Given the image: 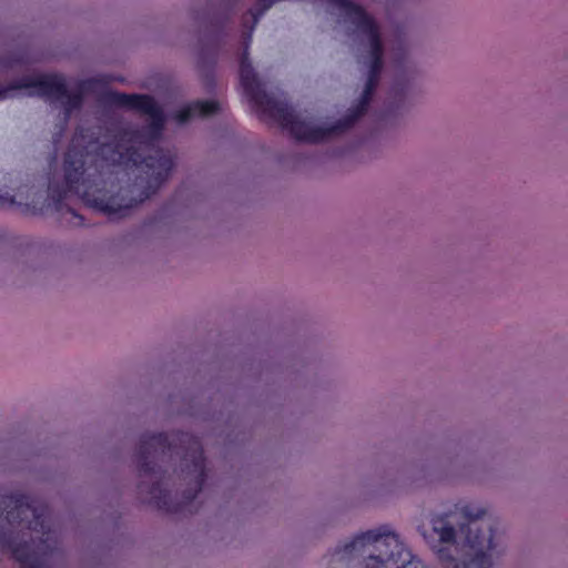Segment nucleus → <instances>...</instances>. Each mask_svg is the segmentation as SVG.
<instances>
[{"label": "nucleus", "mask_w": 568, "mask_h": 568, "mask_svg": "<svg viewBox=\"0 0 568 568\" xmlns=\"http://www.w3.org/2000/svg\"><path fill=\"white\" fill-rule=\"evenodd\" d=\"M20 89H33L37 94L50 100H62L67 94V83L62 74L44 73L23 77L7 87L0 85V101L10 97V92ZM16 203L14 195L10 193L0 194V207L10 206Z\"/></svg>", "instance_id": "7"}, {"label": "nucleus", "mask_w": 568, "mask_h": 568, "mask_svg": "<svg viewBox=\"0 0 568 568\" xmlns=\"http://www.w3.org/2000/svg\"><path fill=\"white\" fill-rule=\"evenodd\" d=\"M103 101L110 105L138 111L150 116L142 129H122L108 143L101 144L93 160L94 172L87 166V148H78L74 140L63 161L64 179L49 183V197L54 210L65 212L83 225L84 219L74 209L64 206L70 194L109 217L126 216L130 211L156 193L169 179L174 159L158 143L162 138L166 116L153 97L108 91Z\"/></svg>", "instance_id": "1"}, {"label": "nucleus", "mask_w": 568, "mask_h": 568, "mask_svg": "<svg viewBox=\"0 0 568 568\" xmlns=\"http://www.w3.org/2000/svg\"><path fill=\"white\" fill-rule=\"evenodd\" d=\"M325 558L329 568H425L386 526L361 532Z\"/></svg>", "instance_id": "5"}, {"label": "nucleus", "mask_w": 568, "mask_h": 568, "mask_svg": "<svg viewBox=\"0 0 568 568\" xmlns=\"http://www.w3.org/2000/svg\"><path fill=\"white\" fill-rule=\"evenodd\" d=\"M486 510L476 513L469 506L463 508L464 521L459 525V537L450 521L449 515H439L432 518L434 532L438 536V546L434 550L443 568H490L493 552L496 544L495 528L486 520Z\"/></svg>", "instance_id": "4"}, {"label": "nucleus", "mask_w": 568, "mask_h": 568, "mask_svg": "<svg viewBox=\"0 0 568 568\" xmlns=\"http://www.w3.org/2000/svg\"><path fill=\"white\" fill-rule=\"evenodd\" d=\"M44 503L24 494H0V568H44L57 549Z\"/></svg>", "instance_id": "3"}, {"label": "nucleus", "mask_w": 568, "mask_h": 568, "mask_svg": "<svg viewBox=\"0 0 568 568\" xmlns=\"http://www.w3.org/2000/svg\"><path fill=\"white\" fill-rule=\"evenodd\" d=\"M202 42V48L199 54V63L204 64L206 60L210 64H214L216 61L217 52H219V43H204Z\"/></svg>", "instance_id": "10"}, {"label": "nucleus", "mask_w": 568, "mask_h": 568, "mask_svg": "<svg viewBox=\"0 0 568 568\" xmlns=\"http://www.w3.org/2000/svg\"><path fill=\"white\" fill-rule=\"evenodd\" d=\"M100 82L101 80L98 78H90L80 81L73 91L67 89L64 98L59 100L63 105L65 114L69 115L72 111L80 109L83 104L84 94L93 91L94 87Z\"/></svg>", "instance_id": "9"}, {"label": "nucleus", "mask_w": 568, "mask_h": 568, "mask_svg": "<svg viewBox=\"0 0 568 568\" xmlns=\"http://www.w3.org/2000/svg\"><path fill=\"white\" fill-rule=\"evenodd\" d=\"M235 7V2L233 0H227V9L223 17H214L211 20V26L217 29H222L226 26V23L230 21L231 17L233 16V10Z\"/></svg>", "instance_id": "11"}, {"label": "nucleus", "mask_w": 568, "mask_h": 568, "mask_svg": "<svg viewBox=\"0 0 568 568\" xmlns=\"http://www.w3.org/2000/svg\"><path fill=\"white\" fill-rule=\"evenodd\" d=\"M169 437L165 433L141 435L135 452L140 477H152L154 483L138 486L149 503L169 514H181L202 490L206 480L205 456L201 440L185 432Z\"/></svg>", "instance_id": "2"}, {"label": "nucleus", "mask_w": 568, "mask_h": 568, "mask_svg": "<svg viewBox=\"0 0 568 568\" xmlns=\"http://www.w3.org/2000/svg\"><path fill=\"white\" fill-rule=\"evenodd\" d=\"M378 84L366 81L358 102L348 109L346 114L328 126H313L307 122L297 123L294 128L296 140L307 143H318L349 130L366 112Z\"/></svg>", "instance_id": "6"}, {"label": "nucleus", "mask_w": 568, "mask_h": 568, "mask_svg": "<svg viewBox=\"0 0 568 568\" xmlns=\"http://www.w3.org/2000/svg\"><path fill=\"white\" fill-rule=\"evenodd\" d=\"M219 111L220 103L215 100H195L178 109L172 119L179 124H185L196 116L206 118Z\"/></svg>", "instance_id": "8"}]
</instances>
